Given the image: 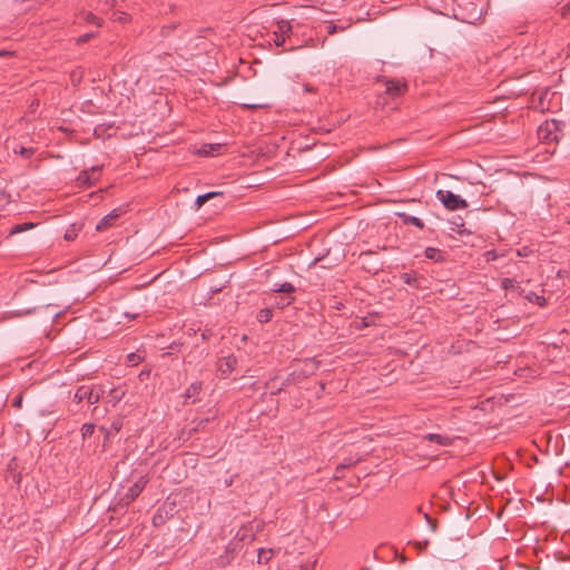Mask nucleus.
Here are the masks:
<instances>
[{"mask_svg":"<svg viewBox=\"0 0 570 570\" xmlns=\"http://www.w3.org/2000/svg\"><path fill=\"white\" fill-rule=\"evenodd\" d=\"M436 198L444 205L449 210L464 209L468 207V203L460 195H456L450 190H438Z\"/></svg>","mask_w":570,"mask_h":570,"instance_id":"f257e3e1","label":"nucleus"},{"mask_svg":"<svg viewBox=\"0 0 570 570\" xmlns=\"http://www.w3.org/2000/svg\"><path fill=\"white\" fill-rule=\"evenodd\" d=\"M101 394H102V390L96 391L90 386L81 385L77 389V391L73 395V400L77 403H80V402L87 400L90 404H96L100 401Z\"/></svg>","mask_w":570,"mask_h":570,"instance_id":"f03ea898","label":"nucleus"},{"mask_svg":"<svg viewBox=\"0 0 570 570\" xmlns=\"http://www.w3.org/2000/svg\"><path fill=\"white\" fill-rule=\"evenodd\" d=\"M385 94L389 97L396 98L406 91V83L400 79L385 80Z\"/></svg>","mask_w":570,"mask_h":570,"instance_id":"7ed1b4c3","label":"nucleus"},{"mask_svg":"<svg viewBox=\"0 0 570 570\" xmlns=\"http://www.w3.org/2000/svg\"><path fill=\"white\" fill-rule=\"evenodd\" d=\"M237 365V358L234 355L220 357L217 362V370L222 375L227 376L230 374Z\"/></svg>","mask_w":570,"mask_h":570,"instance_id":"20e7f679","label":"nucleus"},{"mask_svg":"<svg viewBox=\"0 0 570 570\" xmlns=\"http://www.w3.org/2000/svg\"><path fill=\"white\" fill-rule=\"evenodd\" d=\"M235 552H236L235 544L229 543L228 546H226L224 553L215 559L216 566H218L220 568H225V567L229 566L235 558Z\"/></svg>","mask_w":570,"mask_h":570,"instance_id":"39448f33","label":"nucleus"},{"mask_svg":"<svg viewBox=\"0 0 570 570\" xmlns=\"http://www.w3.org/2000/svg\"><path fill=\"white\" fill-rule=\"evenodd\" d=\"M120 215H121V209L111 210L109 214H107L99 220V223L96 225V229L98 232H101V230L109 228L110 226H112L115 224V222L120 217Z\"/></svg>","mask_w":570,"mask_h":570,"instance_id":"423d86ee","label":"nucleus"},{"mask_svg":"<svg viewBox=\"0 0 570 570\" xmlns=\"http://www.w3.org/2000/svg\"><path fill=\"white\" fill-rule=\"evenodd\" d=\"M147 481L144 478H140L137 482H135L126 492L125 499L130 502L134 501L145 488Z\"/></svg>","mask_w":570,"mask_h":570,"instance_id":"0eeeda50","label":"nucleus"},{"mask_svg":"<svg viewBox=\"0 0 570 570\" xmlns=\"http://www.w3.org/2000/svg\"><path fill=\"white\" fill-rule=\"evenodd\" d=\"M424 440H428L430 442H434L441 446H448L452 444V439L448 435L436 434V433H429L424 435Z\"/></svg>","mask_w":570,"mask_h":570,"instance_id":"6e6552de","label":"nucleus"},{"mask_svg":"<svg viewBox=\"0 0 570 570\" xmlns=\"http://www.w3.org/2000/svg\"><path fill=\"white\" fill-rule=\"evenodd\" d=\"M396 216L399 218H401V220L404 223V224H410V225H413L420 229H423L424 228V223L415 217V216H411L409 215L407 213H404V212H399L396 213Z\"/></svg>","mask_w":570,"mask_h":570,"instance_id":"1a4fd4ad","label":"nucleus"},{"mask_svg":"<svg viewBox=\"0 0 570 570\" xmlns=\"http://www.w3.org/2000/svg\"><path fill=\"white\" fill-rule=\"evenodd\" d=\"M126 395V389L122 386L114 387L110 390L108 394V401L112 403V405H116L118 402H120L124 396Z\"/></svg>","mask_w":570,"mask_h":570,"instance_id":"9d476101","label":"nucleus"},{"mask_svg":"<svg viewBox=\"0 0 570 570\" xmlns=\"http://www.w3.org/2000/svg\"><path fill=\"white\" fill-rule=\"evenodd\" d=\"M122 428V419L118 417L114 420L108 429L101 428L102 431L106 433V438H109L110 435L117 434Z\"/></svg>","mask_w":570,"mask_h":570,"instance_id":"9b49d317","label":"nucleus"},{"mask_svg":"<svg viewBox=\"0 0 570 570\" xmlns=\"http://www.w3.org/2000/svg\"><path fill=\"white\" fill-rule=\"evenodd\" d=\"M76 181L80 187H90L94 185L90 178V171L86 169L79 173Z\"/></svg>","mask_w":570,"mask_h":570,"instance_id":"f8f14e48","label":"nucleus"},{"mask_svg":"<svg viewBox=\"0 0 570 570\" xmlns=\"http://www.w3.org/2000/svg\"><path fill=\"white\" fill-rule=\"evenodd\" d=\"M81 227H82V226H81V225H79V224H76V223H75V224H71V225L67 228V230H66V233H65V235H63V238H65L67 242L75 240V239L77 238V236H78L79 232L81 230Z\"/></svg>","mask_w":570,"mask_h":570,"instance_id":"ddd939ff","label":"nucleus"},{"mask_svg":"<svg viewBox=\"0 0 570 570\" xmlns=\"http://www.w3.org/2000/svg\"><path fill=\"white\" fill-rule=\"evenodd\" d=\"M220 148H222V145H219V144L204 145L199 149V154L203 156H214L219 153Z\"/></svg>","mask_w":570,"mask_h":570,"instance_id":"4468645a","label":"nucleus"},{"mask_svg":"<svg viewBox=\"0 0 570 570\" xmlns=\"http://www.w3.org/2000/svg\"><path fill=\"white\" fill-rule=\"evenodd\" d=\"M424 255L426 258L434 261V262H442L443 261V253L434 247H428L424 252Z\"/></svg>","mask_w":570,"mask_h":570,"instance_id":"2eb2a0df","label":"nucleus"},{"mask_svg":"<svg viewBox=\"0 0 570 570\" xmlns=\"http://www.w3.org/2000/svg\"><path fill=\"white\" fill-rule=\"evenodd\" d=\"M202 386H203L202 382L191 383L185 392V395H184L185 399L188 400V399L196 397L198 395V393L200 392Z\"/></svg>","mask_w":570,"mask_h":570,"instance_id":"dca6fc26","label":"nucleus"},{"mask_svg":"<svg viewBox=\"0 0 570 570\" xmlns=\"http://www.w3.org/2000/svg\"><path fill=\"white\" fill-rule=\"evenodd\" d=\"M292 31V26L287 20H278L277 21V30L275 32L278 33V36L286 37Z\"/></svg>","mask_w":570,"mask_h":570,"instance_id":"f3484780","label":"nucleus"},{"mask_svg":"<svg viewBox=\"0 0 570 570\" xmlns=\"http://www.w3.org/2000/svg\"><path fill=\"white\" fill-rule=\"evenodd\" d=\"M217 196H223V193H219V191H209V193H206L204 195H199L197 196L196 198V206L199 208L202 207L207 200H209L210 198H214V197H217Z\"/></svg>","mask_w":570,"mask_h":570,"instance_id":"a211bd4d","label":"nucleus"},{"mask_svg":"<svg viewBox=\"0 0 570 570\" xmlns=\"http://www.w3.org/2000/svg\"><path fill=\"white\" fill-rule=\"evenodd\" d=\"M317 365H318V363L313 358L305 360L302 374L304 376H308V375L313 374L316 371Z\"/></svg>","mask_w":570,"mask_h":570,"instance_id":"6ab92c4d","label":"nucleus"},{"mask_svg":"<svg viewBox=\"0 0 570 570\" xmlns=\"http://www.w3.org/2000/svg\"><path fill=\"white\" fill-rule=\"evenodd\" d=\"M273 557L272 549H259L257 556V562L262 564H266Z\"/></svg>","mask_w":570,"mask_h":570,"instance_id":"aec40b11","label":"nucleus"},{"mask_svg":"<svg viewBox=\"0 0 570 570\" xmlns=\"http://www.w3.org/2000/svg\"><path fill=\"white\" fill-rule=\"evenodd\" d=\"M273 317V311L271 308H263L257 314V321L259 323H267Z\"/></svg>","mask_w":570,"mask_h":570,"instance_id":"412c9836","label":"nucleus"},{"mask_svg":"<svg viewBox=\"0 0 570 570\" xmlns=\"http://www.w3.org/2000/svg\"><path fill=\"white\" fill-rule=\"evenodd\" d=\"M401 279L404 284L416 286L417 285V276L414 273H403L401 275Z\"/></svg>","mask_w":570,"mask_h":570,"instance_id":"4be33fe9","label":"nucleus"},{"mask_svg":"<svg viewBox=\"0 0 570 570\" xmlns=\"http://www.w3.org/2000/svg\"><path fill=\"white\" fill-rule=\"evenodd\" d=\"M274 292H276V293H284V294H292L293 292H295V287H294L293 284L285 282L278 288L274 289Z\"/></svg>","mask_w":570,"mask_h":570,"instance_id":"5701e85b","label":"nucleus"},{"mask_svg":"<svg viewBox=\"0 0 570 570\" xmlns=\"http://www.w3.org/2000/svg\"><path fill=\"white\" fill-rule=\"evenodd\" d=\"M358 460H353L352 458L345 459L342 463L336 466V473L341 472L344 469L351 468L356 464Z\"/></svg>","mask_w":570,"mask_h":570,"instance_id":"b1692460","label":"nucleus"},{"mask_svg":"<svg viewBox=\"0 0 570 570\" xmlns=\"http://www.w3.org/2000/svg\"><path fill=\"white\" fill-rule=\"evenodd\" d=\"M94 431H95V425L91 424V423H85L81 426V435H82L83 439H86L88 436H91Z\"/></svg>","mask_w":570,"mask_h":570,"instance_id":"393cba45","label":"nucleus"},{"mask_svg":"<svg viewBox=\"0 0 570 570\" xmlns=\"http://www.w3.org/2000/svg\"><path fill=\"white\" fill-rule=\"evenodd\" d=\"M33 227V224L32 223H26V224H18V225H14L11 229V234H18V233H21V232H24L27 229H30Z\"/></svg>","mask_w":570,"mask_h":570,"instance_id":"a878e982","label":"nucleus"},{"mask_svg":"<svg viewBox=\"0 0 570 570\" xmlns=\"http://www.w3.org/2000/svg\"><path fill=\"white\" fill-rule=\"evenodd\" d=\"M101 169L102 166H92L90 169H88L90 171V178L94 184L99 179Z\"/></svg>","mask_w":570,"mask_h":570,"instance_id":"bb28decb","label":"nucleus"},{"mask_svg":"<svg viewBox=\"0 0 570 570\" xmlns=\"http://www.w3.org/2000/svg\"><path fill=\"white\" fill-rule=\"evenodd\" d=\"M142 361L139 354L130 353L127 355V363L131 366L138 365Z\"/></svg>","mask_w":570,"mask_h":570,"instance_id":"cd10ccee","label":"nucleus"},{"mask_svg":"<svg viewBox=\"0 0 570 570\" xmlns=\"http://www.w3.org/2000/svg\"><path fill=\"white\" fill-rule=\"evenodd\" d=\"M85 20L88 22V23H92V24H96V26H101V20L100 18H98L97 16H95L94 13L91 12H86L85 13Z\"/></svg>","mask_w":570,"mask_h":570,"instance_id":"c85d7f7f","label":"nucleus"},{"mask_svg":"<svg viewBox=\"0 0 570 570\" xmlns=\"http://www.w3.org/2000/svg\"><path fill=\"white\" fill-rule=\"evenodd\" d=\"M294 302V297H286V298H282L279 302H277L276 304L283 308L285 306H288L291 305L292 303Z\"/></svg>","mask_w":570,"mask_h":570,"instance_id":"c756f323","label":"nucleus"},{"mask_svg":"<svg viewBox=\"0 0 570 570\" xmlns=\"http://www.w3.org/2000/svg\"><path fill=\"white\" fill-rule=\"evenodd\" d=\"M94 36H95V35H94L92 32L85 33V35H82V36H80V37L78 38V42H79V43H85V42L89 41Z\"/></svg>","mask_w":570,"mask_h":570,"instance_id":"7c9ffc66","label":"nucleus"},{"mask_svg":"<svg viewBox=\"0 0 570 570\" xmlns=\"http://www.w3.org/2000/svg\"><path fill=\"white\" fill-rule=\"evenodd\" d=\"M12 406L20 409L22 406V395L18 394L12 401Z\"/></svg>","mask_w":570,"mask_h":570,"instance_id":"2f4dec72","label":"nucleus"},{"mask_svg":"<svg viewBox=\"0 0 570 570\" xmlns=\"http://www.w3.org/2000/svg\"><path fill=\"white\" fill-rule=\"evenodd\" d=\"M175 29H176V24L170 23V24L164 26L161 32H163V35L167 36Z\"/></svg>","mask_w":570,"mask_h":570,"instance_id":"473e14b6","label":"nucleus"},{"mask_svg":"<svg viewBox=\"0 0 570 570\" xmlns=\"http://www.w3.org/2000/svg\"><path fill=\"white\" fill-rule=\"evenodd\" d=\"M274 33H275V39H274L275 45H276L277 47L283 46V45H284V42H285V38H284V37H282V36H278V33H277V32H274Z\"/></svg>","mask_w":570,"mask_h":570,"instance_id":"72a5a7b5","label":"nucleus"},{"mask_svg":"<svg viewBox=\"0 0 570 570\" xmlns=\"http://www.w3.org/2000/svg\"><path fill=\"white\" fill-rule=\"evenodd\" d=\"M326 29H327V33H328V35H333V33H335V32L337 31V29H338V28H337V26H336V24H334V23H330V24L326 27Z\"/></svg>","mask_w":570,"mask_h":570,"instance_id":"f704fd0d","label":"nucleus"},{"mask_svg":"<svg viewBox=\"0 0 570 570\" xmlns=\"http://www.w3.org/2000/svg\"><path fill=\"white\" fill-rule=\"evenodd\" d=\"M485 256H487V261H488V262H489V261H493V259H495V258H497V254H495V252H494V250H489V252H487Z\"/></svg>","mask_w":570,"mask_h":570,"instance_id":"c9c22d12","label":"nucleus"},{"mask_svg":"<svg viewBox=\"0 0 570 570\" xmlns=\"http://www.w3.org/2000/svg\"><path fill=\"white\" fill-rule=\"evenodd\" d=\"M80 79H81V72H79V75H77V72H73V73L71 75V80H72V82H73V83L79 82V81H80Z\"/></svg>","mask_w":570,"mask_h":570,"instance_id":"e433bc0d","label":"nucleus"},{"mask_svg":"<svg viewBox=\"0 0 570 570\" xmlns=\"http://www.w3.org/2000/svg\"><path fill=\"white\" fill-rule=\"evenodd\" d=\"M502 286H503L504 288H510V287L512 286V279H510V278H504V279L502 281Z\"/></svg>","mask_w":570,"mask_h":570,"instance_id":"4c0bfd02","label":"nucleus"},{"mask_svg":"<svg viewBox=\"0 0 570 570\" xmlns=\"http://www.w3.org/2000/svg\"><path fill=\"white\" fill-rule=\"evenodd\" d=\"M20 154L26 156V157H29L32 153H31V150L26 149V148L22 147L21 150H20Z\"/></svg>","mask_w":570,"mask_h":570,"instance_id":"58836bf2","label":"nucleus"},{"mask_svg":"<svg viewBox=\"0 0 570 570\" xmlns=\"http://www.w3.org/2000/svg\"><path fill=\"white\" fill-rule=\"evenodd\" d=\"M314 568H315V562L307 564V566H302L301 570H314Z\"/></svg>","mask_w":570,"mask_h":570,"instance_id":"ea45409f","label":"nucleus"},{"mask_svg":"<svg viewBox=\"0 0 570 570\" xmlns=\"http://www.w3.org/2000/svg\"><path fill=\"white\" fill-rule=\"evenodd\" d=\"M225 483H226L227 487L232 485L233 479L226 480Z\"/></svg>","mask_w":570,"mask_h":570,"instance_id":"a19ab883","label":"nucleus"},{"mask_svg":"<svg viewBox=\"0 0 570 570\" xmlns=\"http://www.w3.org/2000/svg\"><path fill=\"white\" fill-rule=\"evenodd\" d=\"M126 316H127L128 318H130V320H132V318H135V317H136V315L128 314V313H126Z\"/></svg>","mask_w":570,"mask_h":570,"instance_id":"79ce46f5","label":"nucleus"},{"mask_svg":"<svg viewBox=\"0 0 570 570\" xmlns=\"http://www.w3.org/2000/svg\"><path fill=\"white\" fill-rule=\"evenodd\" d=\"M8 53H9L8 51H0V57L7 56Z\"/></svg>","mask_w":570,"mask_h":570,"instance_id":"37998d69","label":"nucleus"},{"mask_svg":"<svg viewBox=\"0 0 570 570\" xmlns=\"http://www.w3.org/2000/svg\"><path fill=\"white\" fill-rule=\"evenodd\" d=\"M3 92H4L3 86L0 85V95H2Z\"/></svg>","mask_w":570,"mask_h":570,"instance_id":"c03bdc74","label":"nucleus"},{"mask_svg":"<svg viewBox=\"0 0 570 570\" xmlns=\"http://www.w3.org/2000/svg\"><path fill=\"white\" fill-rule=\"evenodd\" d=\"M247 107H249V108H256V107H258V105H248Z\"/></svg>","mask_w":570,"mask_h":570,"instance_id":"a18cd8bd","label":"nucleus"},{"mask_svg":"<svg viewBox=\"0 0 570 570\" xmlns=\"http://www.w3.org/2000/svg\"><path fill=\"white\" fill-rule=\"evenodd\" d=\"M207 422H208V419H205V421H200L199 424L207 423Z\"/></svg>","mask_w":570,"mask_h":570,"instance_id":"49530a36","label":"nucleus"},{"mask_svg":"<svg viewBox=\"0 0 570 570\" xmlns=\"http://www.w3.org/2000/svg\"><path fill=\"white\" fill-rule=\"evenodd\" d=\"M212 292H219V288H212Z\"/></svg>","mask_w":570,"mask_h":570,"instance_id":"de8ad7c7","label":"nucleus"}]
</instances>
